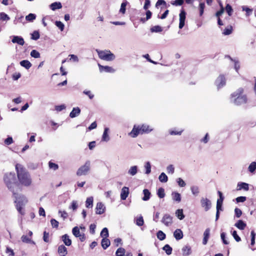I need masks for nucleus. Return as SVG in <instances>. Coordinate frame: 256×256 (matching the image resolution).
<instances>
[{
    "instance_id": "c9c22d12",
    "label": "nucleus",
    "mask_w": 256,
    "mask_h": 256,
    "mask_svg": "<svg viewBox=\"0 0 256 256\" xmlns=\"http://www.w3.org/2000/svg\"><path fill=\"white\" fill-rule=\"evenodd\" d=\"M168 255L172 254V249L169 244H166L162 248Z\"/></svg>"
},
{
    "instance_id": "09e8293b",
    "label": "nucleus",
    "mask_w": 256,
    "mask_h": 256,
    "mask_svg": "<svg viewBox=\"0 0 256 256\" xmlns=\"http://www.w3.org/2000/svg\"><path fill=\"white\" fill-rule=\"evenodd\" d=\"M72 234L76 238L80 234V229L78 226L74 227L72 228Z\"/></svg>"
},
{
    "instance_id": "13d9d810",
    "label": "nucleus",
    "mask_w": 256,
    "mask_h": 256,
    "mask_svg": "<svg viewBox=\"0 0 256 256\" xmlns=\"http://www.w3.org/2000/svg\"><path fill=\"white\" fill-rule=\"evenodd\" d=\"M205 8V4L204 2H200L199 4L200 15L202 16L204 14V9Z\"/></svg>"
},
{
    "instance_id": "2eb2a0df",
    "label": "nucleus",
    "mask_w": 256,
    "mask_h": 256,
    "mask_svg": "<svg viewBox=\"0 0 256 256\" xmlns=\"http://www.w3.org/2000/svg\"><path fill=\"white\" fill-rule=\"evenodd\" d=\"M172 217L170 216L168 214H164L162 219V222L164 223L166 226H168L172 223Z\"/></svg>"
},
{
    "instance_id": "f3484780",
    "label": "nucleus",
    "mask_w": 256,
    "mask_h": 256,
    "mask_svg": "<svg viewBox=\"0 0 256 256\" xmlns=\"http://www.w3.org/2000/svg\"><path fill=\"white\" fill-rule=\"evenodd\" d=\"M174 236L176 240H180L183 238V232L180 229L177 228L174 232Z\"/></svg>"
},
{
    "instance_id": "69168bd1",
    "label": "nucleus",
    "mask_w": 256,
    "mask_h": 256,
    "mask_svg": "<svg viewBox=\"0 0 256 256\" xmlns=\"http://www.w3.org/2000/svg\"><path fill=\"white\" fill-rule=\"evenodd\" d=\"M83 93L88 96L90 100L94 98V95L90 90H84L83 92Z\"/></svg>"
},
{
    "instance_id": "9d476101",
    "label": "nucleus",
    "mask_w": 256,
    "mask_h": 256,
    "mask_svg": "<svg viewBox=\"0 0 256 256\" xmlns=\"http://www.w3.org/2000/svg\"><path fill=\"white\" fill-rule=\"evenodd\" d=\"M201 206L204 208L205 211L208 210L211 207V202L208 198H202L200 200Z\"/></svg>"
},
{
    "instance_id": "393cba45",
    "label": "nucleus",
    "mask_w": 256,
    "mask_h": 256,
    "mask_svg": "<svg viewBox=\"0 0 256 256\" xmlns=\"http://www.w3.org/2000/svg\"><path fill=\"white\" fill-rule=\"evenodd\" d=\"M62 8V5L60 2H54V3H52L50 5V8L52 10H55L57 9H60Z\"/></svg>"
},
{
    "instance_id": "6e6d98bb",
    "label": "nucleus",
    "mask_w": 256,
    "mask_h": 256,
    "mask_svg": "<svg viewBox=\"0 0 256 256\" xmlns=\"http://www.w3.org/2000/svg\"><path fill=\"white\" fill-rule=\"evenodd\" d=\"M226 10L229 16H230L232 14L233 10L232 6L229 4H226Z\"/></svg>"
},
{
    "instance_id": "58836bf2",
    "label": "nucleus",
    "mask_w": 256,
    "mask_h": 256,
    "mask_svg": "<svg viewBox=\"0 0 256 256\" xmlns=\"http://www.w3.org/2000/svg\"><path fill=\"white\" fill-rule=\"evenodd\" d=\"M36 18V15L34 14H30L26 16V20L30 22H33Z\"/></svg>"
},
{
    "instance_id": "a211bd4d",
    "label": "nucleus",
    "mask_w": 256,
    "mask_h": 256,
    "mask_svg": "<svg viewBox=\"0 0 256 256\" xmlns=\"http://www.w3.org/2000/svg\"><path fill=\"white\" fill-rule=\"evenodd\" d=\"M234 226L240 230H244L246 226V224L242 220H238L235 224Z\"/></svg>"
},
{
    "instance_id": "39448f33",
    "label": "nucleus",
    "mask_w": 256,
    "mask_h": 256,
    "mask_svg": "<svg viewBox=\"0 0 256 256\" xmlns=\"http://www.w3.org/2000/svg\"><path fill=\"white\" fill-rule=\"evenodd\" d=\"M96 51L99 58L102 60L106 61H111L114 60L115 58L114 55L110 50H100L99 49H96Z\"/></svg>"
},
{
    "instance_id": "b1692460",
    "label": "nucleus",
    "mask_w": 256,
    "mask_h": 256,
    "mask_svg": "<svg viewBox=\"0 0 256 256\" xmlns=\"http://www.w3.org/2000/svg\"><path fill=\"white\" fill-rule=\"evenodd\" d=\"M80 112V110L78 107L74 108L70 114V116L72 118H75Z\"/></svg>"
},
{
    "instance_id": "4c0bfd02",
    "label": "nucleus",
    "mask_w": 256,
    "mask_h": 256,
    "mask_svg": "<svg viewBox=\"0 0 256 256\" xmlns=\"http://www.w3.org/2000/svg\"><path fill=\"white\" fill-rule=\"evenodd\" d=\"M162 28L159 26H155L151 28L150 31L152 32H162Z\"/></svg>"
},
{
    "instance_id": "f8f14e48",
    "label": "nucleus",
    "mask_w": 256,
    "mask_h": 256,
    "mask_svg": "<svg viewBox=\"0 0 256 256\" xmlns=\"http://www.w3.org/2000/svg\"><path fill=\"white\" fill-rule=\"evenodd\" d=\"M106 208L104 204L101 202H98L96 204V213L98 214H104L105 212Z\"/></svg>"
},
{
    "instance_id": "4468645a",
    "label": "nucleus",
    "mask_w": 256,
    "mask_h": 256,
    "mask_svg": "<svg viewBox=\"0 0 256 256\" xmlns=\"http://www.w3.org/2000/svg\"><path fill=\"white\" fill-rule=\"evenodd\" d=\"M129 188L124 186L122 188L120 193V198L122 200H125L128 198L129 194Z\"/></svg>"
},
{
    "instance_id": "1a4fd4ad",
    "label": "nucleus",
    "mask_w": 256,
    "mask_h": 256,
    "mask_svg": "<svg viewBox=\"0 0 256 256\" xmlns=\"http://www.w3.org/2000/svg\"><path fill=\"white\" fill-rule=\"evenodd\" d=\"M14 202L16 204V206H24L28 202V200L24 195H22L16 198V200H15Z\"/></svg>"
},
{
    "instance_id": "7c9ffc66",
    "label": "nucleus",
    "mask_w": 256,
    "mask_h": 256,
    "mask_svg": "<svg viewBox=\"0 0 256 256\" xmlns=\"http://www.w3.org/2000/svg\"><path fill=\"white\" fill-rule=\"evenodd\" d=\"M108 128H104L102 136V140L107 142L109 140L110 138L108 134Z\"/></svg>"
},
{
    "instance_id": "bf43d9fd",
    "label": "nucleus",
    "mask_w": 256,
    "mask_h": 256,
    "mask_svg": "<svg viewBox=\"0 0 256 256\" xmlns=\"http://www.w3.org/2000/svg\"><path fill=\"white\" fill-rule=\"evenodd\" d=\"M50 223L52 228H57L58 226L59 222L56 220L52 218L50 220Z\"/></svg>"
},
{
    "instance_id": "bb28decb",
    "label": "nucleus",
    "mask_w": 256,
    "mask_h": 256,
    "mask_svg": "<svg viewBox=\"0 0 256 256\" xmlns=\"http://www.w3.org/2000/svg\"><path fill=\"white\" fill-rule=\"evenodd\" d=\"M143 194H144V197L142 198V200L144 201L148 200L150 198V196L151 195L150 192L148 189H144L143 190Z\"/></svg>"
},
{
    "instance_id": "6ab92c4d",
    "label": "nucleus",
    "mask_w": 256,
    "mask_h": 256,
    "mask_svg": "<svg viewBox=\"0 0 256 256\" xmlns=\"http://www.w3.org/2000/svg\"><path fill=\"white\" fill-rule=\"evenodd\" d=\"M62 240L66 246H70L72 244V240L67 234L62 236Z\"/></svg>"
},
{
    "instance_id": "680f3d73",
    "label": "nucleus",
    "mask_w": 256,
    "mask_h": 256,
    "mask_svg": "<svg viewBox=\"0 0 256 256\" xmlns=\"http://www.w3.org/2000/svg\"><path fill=\"white\" fill-rule=\"evenodd\" d=\"M192 193L196 195L199 193V188L197 186H192L190 188Z\"/></svg>"
},
{
    "instance_id": "5701e85b",
    "label": "nucleus",
    "mask_w": 256,
    "mask_h": 256,
    "mask_svg": "<svg viewBox=\"0 0 256 256\" xmlns=\"http://www.w3.org/2000/svg\"><path fill=\"white\" fill-rule=\"evenodd\" d=\"M110 244V240L106 238H103L101 242L102 246L104 250L106 249Z\"/></svg>"
},
{
    "instance_id": "a18cd8bd",
    "label": "nucleus",
    "mask_w": 256,
    "mask_h": 256,
    "mask_svg": "<svg viewBox=\"0 0 256 256\" xmlns=\"http://www.w3.org/2000/svg\"><path fill=\"white\" fill-rule=\"evenodd\" d=\"M248 168V170L251 172H254L256 169V162H252L250 164Z\"/></svg>"
},
{
    "instance_id": "de8ad7c7",
    "label": "nucleus",
    "mask_w": 256,
    "mask_h": 256,
    "mask_svg": "<svg viewBox=\"0 0 256 256\" xmlns=\"http://www.w3.org/2000/svg\"><path fill=\"white\" fill-rule=\"evenodd\" d=\"M48 166H49L50 168L54 170H56L58 168V164H57L55 163H54V162H52L51 161L49 162H48Z\"/></svg>"
},
{
    "instance_id": "e2e57ef3",
    "label": "nucleus",
    "mask_w": 256,
    "mask_h": 256,
    "mask_svg": "<svg viewBox=\"0 0 256 256\" xmlns=\"http://www.w3.org/2000/svg\"><path fill=\"white\" fill-rule=\"evenodd\" d=\"M232 235L234 237V240H236V242H239L241 240V238H240L238 235L237 234V232H236V230H234L232 232Z\"/></svg>"
},
{
    "instance_id": "c03bdc74",
    "label": "nucleus",
    "mask_w": 256,
    "mask_h": 256,
    "mask_svg": "<svg viewBox=\"0 0 256 256\" xmlns=\"http://www.w3.org/2000/svg\"><path fill=\"white\" fill-rule=\"evenodd\" d=\"M56 26L60 30V31H63L64 28V24L61 22L60 21H56L55 22Z\"/></svg>"
},
{
    "instance_id": "a878e982",
    "label": "nucleus",
    "mask_w": 256,
    "mask_h": 256,
    "mask_svg": "<svg viewBox=\"0 0 256 256\" xmlns=\"http://www.w3.org/2000/svg\"><path fill=\"white\" fill-rule=\"evenodd\" d=\"M172 200L174 201L180 202L181 201V196L180 194L178 192H172Z\"/></svg>"
},
{
    "instance_id": "052dcab7",
    "label": "nucleus",
    "mask_w": 256,
    "mask_h": 256,
    "mask_svg": "<svg viewBox=\"0 0 256 256\" xmlns=\"http://www.w3.org/2000/svg\"><path fill=\"white\" fill-rule=\"evenodd\" d=\"M21 240L22 242L24 243H30L31 242V239L26 235H23L21 237Z\"/></svg>"
},
{
    "instance_id": "5fc2aeb1",
    "label": "nucleus",
    "mask_w": 256,
    "mask_h": 256,
    "mask_svg": "<svg viewBox=\"0 0 256 256\" xmlns=\"http://www.w3.org/2000/svg\"><path fill=\"white\" fill-rule=\"evenodd\" d=\"M30 56L34 58H38L40 57V54L39 52L35 50H33L30 52Z\"/></svg>"
},
{
    "instance_id": "37998d69",
    "label": "nucleus",
    "mask_w": 256,
    "mask_h": 256,
    "mask_svg": "<svg viewBox=\"0 0 256 256\" xmlns=\"http://www.w3.org/2000/svg\"><path fill=\"white\" fill-rule=\"evenodd\" d=\"M242 8L243 11H245L246 12V16H250L252 14V9H250L249 8L246 7V6H242Z\"/></svg>"
},
{
    "instance_id": "f03ea898",
    "label": "nucleus",
    "mask_w": 256,
    "mask_h": 256,
    "mask_svg": "<svg viewBox=\"0 0 256 256\" xmlns=\"http://www.w3.org/2000/svg\"><path fill=\"white\" fill-rule=\"evenodd\" d=\"M244 89L240 88L236 90L231 94L230 99L231 102L236 106H240L247 102L248 98L244 94Z\"/></svg>"
},
{
    "instance_id": "ddd939ff",
    "label": "nucleus",
    "mask_w": 256,
    "mask_h": 256,
    "mask_svg": "<svg viewBox=\"0 0 256 256\" xmlns=\"http://www.w3.org/2000/svg\"><path fill=\"white\" fill-rule=\"evenodd\" d=\"M58 252L60 256H66L68 254L67 248L64 244H61L58 248Z\"/></svg>"
},
{
    "instance_id": "603ef678",
    "label": "nucleus",
    "mask_w": 256,
    "mask_h": 256,
    "mask_svg": "<svg viewBox=\"0 0 256 256\" xmlns=\"http://www.w3.org/2000/svg\"><path fill=\"white\" fill-rule=\"evenodd\" d=\"M58 214H60V217L63 218L64 220L67 218L68 217V214L65 210H60Z\"/></svg>"
},
{
    "instance_id": "423d86ee",
    "label": "nucleus",
    "mask_w": 256,
    "mask_h": 256,
    "mask_svg": "<svg viewBox=\"0 0 256 256\" xmlns=\"http://www.w3.org/2000/svg\"><path fill=\"white\" fill-rule=\"evenodd\" d=\"M90 161H86L85 164L81 166L76 172V175L81 176L86 175L90 171Z\"/></svg>"
},
{
    "instance_id": "4be33fe9",
    "label": "nucleus",
    "mask_w": 256,
    "mask_h": 256,
    "mask_svg": "<svg viewBox=\"0 0 256 256\" xmlns=\"http://www.w3.org/2000/svg\"><path fill=\"white\" fill-rule=\"evenodd\" d=\"M12 42L13 43H17L21 46H22L24 42V39L22 37L18 36H14L12 39Z\"/></svg>"
},
{
    "instance_id": "c756f323",
    "label": "nucleus",
    "mask_w": 256,
    "mask_h": 256,
    "mask_svg": "<svg viewBox=\"0 0 256 256\" xmlns=\"http://www.w3.org/2000/svg\"><path fill=\"white\" fill-rule=\"evenodd\" d=\"M184 256H188L191 254V248L188 246H185L182 248Z\"/></svg>"
},
{
    "instance_id": "473e14b6",
    "label": "nucleus",
    "mask_w": 256,
    "mask_h": 256,
    "mask_svg": "<svg viewBox=\"0 0 256 256\" xmlns=\"http://www.w3.org/2000/svg\"><path fill=\"white\" fill-rule=\"evenodd\" d=\"M126 250L124 248H119L116 251V256H124Z\"/></svg>"
},
{
    "instance_id": "412c9836",
    "label": "nucleus",
    "mask_w": 256,
    "mask_h": 256,
    "mask_svg": "<svg viewBox=\"0 0 256 256\" xmlns=\"http://www.w3.org/2000/svg\"><path fill=\"white\" fill-rule=\"evenodd\" d=\"M210 230L209 228H206L204 232L202 244L204 245L206 244L208 242V240L210 237Z\"/></svg>"
},
{
    "instance_id": "0e129e2a",
    "label": "nucleus",
    "mask_w": 256,
    "mask_h": 256,
    "mask_svg": "<svg viewBox=\"0 0 256 256\" xmlns=\"http://www.w3.org/2000/svg\"><path fill=\"white\" fill-rule=\"evenodd\" d=\"M40 38V34L38 31H34L32 34L31 38L33 40H36Z\"/></svg>"
},
{
    "instance_id": "8fccbe9b",
    "label": "nucleus",
    "mask_w": 256,
    "mask_h": 256,
    "mask_svg": "<svg viewBox=\"0 0 256 256\" xmlns=\"http://www.w3.org/2000/svg\"><path fill=\"white\" fill-rule=\"evenodd\" d=\"M136 224L138 226H142L144 225V221L142 216H140L136 218Z\"/></svg>"
},
{
    "instance_id": "0eeeda50",
    "label": "nucleus",
    "mask_w": 256,
    "mask_h": 256,
    "mask_svg": "<svg viewBox=\"0 0 256 256\" xmlns=\"http://www.w3.org/2000/svg\"><path fill=\"white\" fill-rule=\"evenodd\" d=\"M218 193L219 196V198L218 199L216 202V220H218L220 217V210H222V208L224 200V196L222 195V193L220 191H218Z\"/></svg>"
},
{
    "instance_id": "864d4df0",
    "label": "nucleus",
    "mask_w": 256,
    "mask_h": 256,
    "mask_svg": "<svg viewBox=\"0 0 256 256\" xmlns=\"http://www.w3.org/2000/svg\"><path fill=\"white\" fill-rule=\"evenodd\" d=\"M146 174H149L151 172V166L150 162H148L145 164Z\"/></svg>"
},
{
    "instance_id": "cd10ccee",
    "label": "nucleus",
    "mask_w": 256,
    "mask_h": 256,
    "mask_svg": "<svg viewBox=\"0 0 256 256\" xmlns=\"http://www.w3.org/2000/svg\"><path fill=\"white\" fill-rule=\"evenodd\" d=\"M128 2L126 0H124L121 4L120 8V12L122 14H124L126 10V6Z\"/></svg>"
},
{
    "instance_id": "9b49d317",
    "label": "nucleus",
    "mask_w": 256,
    "mask_h": 256,
    "mask_svg": "<svg viewBox=\"0 0 256 256\" xmlns=\"http://www.w3.org/2000/svg\"><path fill=\"white\" fill-rule=\"evenodd\" d=\"M186 13L184 10H182L180 14L179 28L182 29L184 26Z\"/></svg>"
},
{
    "instance_id": "72a5a7b5",
    "label": "nucleus",
    "mask_w": 256,
    "mask_h": 256,
    "mask_svg": "<svg viewBox=\"0 0 256 256\" xmlns=\"http://www.w3.org/2000/svg\"><path fill=\"white\" fill-rule=\"evenodd\" d=\"M156 236L160 240H164L166 238V234L162 230H158L156 233Z\"/></svg>"
},
{
    "instance_id": "49530a36",
    "label": "nucleus",
    "mask_w": 256,
    "mask_h": 256,
    "mask_svg": "<svg viewBox=\"0 0 256 256\" xmlns=\"http://www.w3.org/2000/svg\"><path fill=\"white\" fill-rule=\"evenodd\" d=\"M136 172H137V166H132L128 170V173L132 176L135 175L136 174Z\"/></svg>"
},
{
    "instance_id": "e433bc0d",
    "label": "nucleus",
    "mask_w": 256,
    "mask_h": 256,
    "mask_svg": "<svg viewBox=\"0 0 256 256\" xmlns=\"http://www.w3.org/2000/svg\"><path fill=\"white\" fill-rule=\"evenodd\" d=\"M157 194L160 198H164L165 196L164 188H160L158 190Z\"/></svg>"
},
{
    "instance_id": "7ed1b4c3",
    "label": "nucleus",
    "mask_w": 256,
    "mask_h": 256,
    "mask_svg": "<svg viewBox=\"0 0 256 256\" xmlns=\"http://www.w3.org/2000/svg\"><path fill=\"white\" fill-rule=\"evenodd\" d=\"M152 126L143 124L134 125L132 131L128 133V136L132 138H136L139 134H148L153 130Z\"/></svg>"
},
{
    "instance_id": "f704fd0d",
    "label": "nucleus",
    "mask_w": 256,
    "mask_h": 256,
    "mask_svg": "<svg viewBox=\"0 0 256 256\" xmlns=\"http://www.w3.org/2000/svg\"><path fill=\"white\" fill-rule=\"evenodd\" d=\"M158 179L162 182H166L168 180V178L164 172H162L160 175Z\"/></svg>"
},
{
    "instance_id": "f257e3e1",
    "label": "nucleus",
    "mask_w": 256,
    "mask_h": 256,
    "mask_svg": "<svg viewBox=\"0 0 256 256\" xmlns=\"http://www.w3.org/2000/svg\"><path fill=\"white\" fill-rule=\"evenodd\" d=\"M16 170L20 182L24 186H30L32 184V180L26 168L21 164H17L16 165Z\"/></svg>"
},
{
    "instance_id": "79ce46f5",
    "label": "nucleus",
    "mask_w": 256,
    "mask_h": 256,
    "mask_svg": "<svg viewBox=\"0 0 256 256\" xmlns=\"http://www.w3.org/2000/svg\"><path fill=\"white\" fill-rule=\"evenodd\" d=\"M10 19V18L8 16V15L5 14L4 12H2L0 13V20L3 21H8Z\"/></svg>"
},
{
    "instance_id": "4d7b16f0",
    "label": "nucleus",
    "mask_w": 256,
    "mask_h": 256,
    "mask_svg": "<svg viewBox=\"0 0 256 256\" xmlns=\"http://www.w3.org/2000/svg\"><path fill=\"white\" fill-rule=\"evenodd\" d=\"M184 2V0H176L171 2V4L174 6H181Z\"/></svg>"
},
{
    "instance_id": "dca6fc26",
    "label": "nucleus",
    "mask_w": 256,
    "mask_h": 256,
    "mask_svg": "<svg viewBox=\"0 0 256 256\" xmlns=\"http://www.w3.org/2000/svg\"><path fill=\"white\" fill-rule=\"evenodd\" d=\"M98 67L100 69V72H114V70L110 66H103L98 64Z\"/></svg>"
},
{
    "instance_id": "3c124183",
    "label": "nucleus",
    "mask_w": 256,
    "mask_h": 256,
    "mask_svg": "<svg viewBox=\"0 0 256 256\" xmlns=\"http://www.w3.org/2000/svg\"><path fill=\"white\" fill-rule=\"evenodd\" d=\"M232 26H228L224 30L223 34L224 35H228L232 33Z\"/></svg>"
},
{
    "instance_id": "ea45409f",
    "label": "nucleus",
    "mask_w": 256,
    "mask_h": 256,
    "mask_svg": "<svg viewBox=\"0 0 256 256\" xmlns=\"http://www.w3.org/2000/svg\"><path fill=\"white\" fill-rule=\"evenodd\" d=\"M100 236L103 238H106L108 236V230L106 228H104L101 232Z\"/></svg>"
},
{
    "instance_id": "774afa93",
    "label": "nucleus",
    "mask_w": 256,
    "mask_h": 256,
    "mask_svg": "<svg viewBox=\"0 0 256 256\" xmlns=\"http://www.w3.org/2000/svg\"><path fill=\"white\" fill-rule=\"evenodd\" d=\"M43 240L46 242H49V233L46 231L44 232Z\"/></svg>"
},
{
    "instance_id": "2f4dec72",
    "label": "nucleus",
    "mask_w": 256,
    "mask_h": 256,
    "mask_svg": "<svg viewBox=\"0 0 256 256\" xmlns=\"http://www.w3.org/2000/svg\"><path fill=\"white\" fill-rule=\"evenodd\" d=\"M93 198L92 196L88 198L86 202V206L88 208H90L92 206Z\"/></svg>"
},
{
    "instance_id": "338daca9",
    "label": "nucleus",
    "mask_w": 256,
    "mask_h": 256,
    "mask_svg": "<svg viewBox=\"0 0 256 256\" xmlns=\"http://www.w3.org/2000/svg\"><path fill=\"white\" fill-rule=\"evenodd\" d=\"M234 213L236 217L238 218L242 216V211L240 209L236 208L234 209Z\"/></svg>"
},
{
    "instance_id": "aec40b11",
    "label": "nucleus",
    "mask_w": 256,
    "mask_h": 256,
    "mask_svg": "<svg viewBox=\"0 0 256 256\" xmlns=\"http://www.w3.org/2000/svg\"><path fill=\"white\" fill-rule=\"evenodd\" d=\"M242 189L244 190H249L248 184L246 182H239L237 186V190H241Z\"/></svg>"
},
{
    "instance_id": "6e6552de",
    "label": "nucleus",
    "mask_w": 256,
    "mask_h": 256,
    "mask_svg": "<svg viewBox=\"0 0 256 256\" xmlns=\"http://www.w3.org/2000/svg\"><path fill=\"white\" fill-rule=\"evenodd\" d=\"M215 84L218 88L223 87L226 84V78L224 74H220L216 80Z\"/></svg>"
},
{
    "instance_id": "20e7f679",
    "label": "nucleus",
    "mask_w": 256,
    "mask_h": 256,
    "mask_svg": "<svg viewBox=\"0 0 256 256\" xmlns=\"http://www.w3.org/2000/svg\"><path fill=\"white\" fill-rule=\"evenodd\" d=\"M4 180L8 188L12 192L13 194H16L13 190V186L16 180L15 174L11 172L6 174L4 177Z\"/></svg>"
},
{
    "instance_id": "c85d7f7f",
    "label": "nucleus",
    "mask_w": 256,
    "mask_h": 256,
    "mask_svg": "<svg viewBox=\"0 0 256 256\" xmlns=\"http://www.w3.org/2000/svg\"><path fill=\"white\" fill-rule=\"evenodd\" d=\"M20 64L26 69H29L32 66V64L28 60H22Z\"/></svg>"
},
{
    "instance_id": "a19ab883",
    "label": "nucleus",
    "mask_w": 256,
    "mask_h": 256,
    "mask_svg": "<svg viewBox=\"0 0 256 256\" xmlns=\"http://www.w3.org/2000/svg\"><path fill=\"white\" fill-rule=\"evenodd\" d=\"M176 215L180 220H182L184 218L182 209H178L176 211Z\"/></svg>"
}]
</instances>
